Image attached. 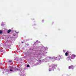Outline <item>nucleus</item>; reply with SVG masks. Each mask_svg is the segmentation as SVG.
Listing matches in <instances>:
<instances>
[{"label":"nucleus","mask_w":76,"mask_h":76,"mask_svg":"<svg viewBox=\"0 0 76 76\" xmlns=\"http://www.w3.org/2000/svg\"><path fill=\"white\" fill-rule=\"evenodd\" d=\"M60 55H58L57 57H55L54 56H53V57H45L44 59H43L42 61L41 60H39V64H40L41 63H42L43 62H48V61H49V60H52L53 61H54V60H57L58 61V60H60Z\"/></svg>","instance_id":"nucleus-1"},{"label":"nucleus","mask_w":76,"mask_h":76,"mask_svg":"<svg viewBox=\"0 0 76 76\" xmlns=\"http://www.w3.org/2000/svg\"><path fill=\"white\" fill-rule=\"evenodd\" d=\"M48 49V48L43 47L41 49H40L39 52L38 54V56L40 57H42V56H44V54H46L47 53V52L46 50Z\"/></svg>","instance_id":"nucleus-2"},{"label":"nucleus","mask_w":76,"mask_h":76,"mask_svg":"<svg viewBox=\"0 0 76 76\" xmlns=\"http://www.w3.org/2000/svg\"><path fill=\"white\" fill-rule=\"evenodd\" d=\"M56 67H57V65H53L51 66H50L49 69V72L54 70L55 69H56Z\"/></svg>","instance_id":"nucleus-3"},{"label":"nucleus","mask_w":76,"mask_h":76,"mask_svg":"<svg viewBox=\"0 0 76 76\" xmlns=\"http://www.w3.org/2000/svg\"><path fill=\"white\" fill-rule=\"evenodd\" d=\"M17 70H19V75H20V76H25V74H24V72H22V71L20 70V69H17Z\"/></svg>","instance_id":"nucleus-4"},{"label":"nucleus","mask_w":76,"mask_h":76,"mask_svg":"<svg viewBox=\"0 0 76 76\" xmlns=\"http://www.w3.org/2000/svg\"><path fill=\"white\" fill-rule=\"evenodd\" d=\"M71 59H75V58L76 57V55L72 54L71 55Z\"/></svg>","instance_id":"nucleus-5"},{"label":"nucleus","mask_w":76,"mask_h":76,"mask_svg":"<svg viewBox=\"0 0 76 76\" xmlns=\"http://www.w3.org/2000/svg\"><path fill=\"white\" fill-rule=\"evenodd\" d=\"M71 57L69 56L66 58V60L68 61H72L71 60Z\"/></svg>","instance_id":"nucleus-6"},{"label":"nucleus","mask_w":76,"mask_h":76,"mask_svg":"<svg viewBox=\"0 0 76 76\" xmlns=\"http://www.w3.org/2000/svg\"><path fill=\"white\" fill-rule=\"evenodd\" d=\"M10 71L11 72H13V67H10Z\"/></svg>","instance_id":"nucleus-7"},{"label":"nucleus","mask_w":76,"mask_h":76,"mask_svg":"<svg viewBox=\"0 0 76 76\" xmlns=\"http://www.w3.org/2000/svg\"><path fill=\"white\" fill-rule=\"evenodd\" d=\"M74 68V67L72 65H71L70 66H69V69H73Z\"/></svg>","instance_id":"nucleus-8"},{"label":"nucleus","mask_w":76,"mask_h":76,"mask_svg":"<svg viewBox=\"0 0 76 76\" xmlns=\"http://www.w3.org/2000/svg\"><path fill=\"white\" fill-rule=\"evenodd\" d=\"M69 53V52H67L65 53V56H67V55H68V54Z\"/></svg>","instance_id":"nucleus-9"},{"label":"nucleus","mask_w":76,"mask_h":76,"mask_svg":"<svg viewBox=\"0 0 76 76\" xmlns=\"http://www.w3.org/2000/svg\"><path fill=\"white\" fill-rule=\"evenodd\" d=\"M3 23H4L3 22H2V23H1V26H4V24Z\"/></svg>","instance_id":"nucleus-10"},{"label":"nucleus","mask_w":76,"mask_h":76,"mask_svg":"<svg viewBox=\"0 0 76 76\" xmlns=\"http://www.w3.org/2000/svg\"><path fill=\"white\" fill-rule=\"evenodd\" d=\"M11 30H8L7 32L8 34H9L10 33V32H11Z\"/></svg>","instance_id":"nucleus-11"},{"label":"nucleus","mask_w":76,"mask_h":76,"mask_svg":"<svg viewBox=\"0 0 76 76\" xmlns=\"http://www.w3.org/2000/svg\"><path fill=\"white\" fill-rule=\"evenodd\" d=\"M40 42H39V41H38V40H37L36 42V43H39Z\"/></svg>","instance_id":"nucleus-12"},{"label":"nucleus","mask_w":76,"mask_h":76,"mask_svg":"<svg viewBox=\"0 0 76 76\" xmlns=\"http://www.w3.org/2000/svg\"><path fill=\"white\" fill-rule=\"evenodd\" d=\"M0 34H3V31L2 30H0Z\"/></svg>","instance_id":"nucleus-13"},{"label":"nucleus","mask_w":76,"mask_h":76,"mask_svg":"<svg viewBox=\"0 0 76 76\" xmlns=\"http://www.w3.org/2000/svg\"><path fill=\"white\" fill-rule=\"evenodd\" d=\"M5 71H6V72H7L8 71V70H7V69H6L5 70Z\"/></svg>","instance_id":"nucleus-14"},{"label":"nucleus","mask_w":76,"mask_h":76,"mask_svg":"<svg viewBox=\"0 0 76 76\" xmlns=\"http://www.w3.org/2000/svg\"><path fill=\"white\" fill-rule=\"evenodd\" d=\"M63 52H64V53H65V52H66V50H63Z\"/></svg>","instance_id":"nucleus-15"},{"label":"nucleus","mask_w":76,"mask_h":76,"mask_svg":"<svg viewBox=\"0 0 76 76\" xmlns=\"http://www.w3.org/2000/svg\"><path fill=\"white\" fill-rule=\"evenodd\" d=\"M27 67H29V65H28L27 66Z\"/></svg>","instance_id":"nucleus-16"},{"label":"nucleus","mask_w":76,"mask_h":76,"mask_svg":"<svg viewBox=\"0 0 76 76\" xmlns=\"http://www.w3.org/2000/svg\"><path fill=\"white\" fill-rule=\"evenodd\" d=\"M9 62H10V63H11V62H12V61L11 60L9 61Z\"/></svg>","instance_id":"nucleus-17"},{"label":"nucleus","mask_w":76,"mask_h":76,"mask_svg":"<svg viewBox=\"0 0 76 76\" xmlns=\"http://www.w3.org/2000/svg\"><path fill=\"white\" fill-rule=\"evenodd\" d=\"M15 35H16V34H13V36H15Z\"/></svg>","instance_id":"nucleus-18"},{"label":"nucleus","mask_w":76,"mask_h":76,"mask_svg":"<svg viewBox=\"0 0 76 76\" xmlns=\"http://www.w3.org/2000/svg\"><path fill=\"white\" fill-rule=\"evenodd\" d=\"M15 34H18V32H16V31L15 32Z\"/></svg>","instance_id":"nucleus-19"},{"label":"nucleus","mask_w":76,"mask_h":76,"mask_svg":"<svg viewBox=\"0 0 76 76\" xmlns=\"http://www.w3.org/2000/svg\"><path fill=\"white\" fill-rule=\"evenodd\" d=\"M42 22H43L44 21V20H42Z\"/></svg>","instance_id":"nucleus-20"},{"label":"nucleus","mask_w":76,"mask_h":76,"mask_svg":"<svg viewBox=\"0 0 76 76\" xmlns=\"http://www.w3.org/2000/svg\"><path fill=\"white\" fill-rule=\"evenodd\" d=\"M22 43H23V42H22Z\"/></svg>","instance_id":"nucleus-21"}]
</instances>
